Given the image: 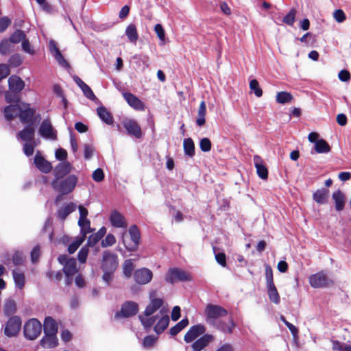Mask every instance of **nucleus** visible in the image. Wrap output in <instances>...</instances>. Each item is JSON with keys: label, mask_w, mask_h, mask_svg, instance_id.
<instances>
[{"label": "nucleus", "mask_w": 351, "mask_h": 351, "mask_svg": "<svg viewBox=\"0 0 351 351\" xmlns=\"http://www.w3.org/2000/svg\"><path fill=\"white\" fill-rule=\"evenodd\" d=\"M204 313L208 324L224 333L232 332L234 324L232 319H230L228 323H224L219 320V318L228 315V311L225 308L219 305L208 304L205 308Z\"/></svg>", "instance_id": "nucleus-1"}, {"label": "nucleus", "mask_w": 351, "mask_h": 351, "mask_svg": "<svg viewBox=\"0 0 351 351\" xmlns=\"http://www.w3.org/2000/svg\"><path fill=\"white\" fill-rule=\"evenodd\" d=\"M77 180L76 176L69 175L65 178L54 179L51 182V186L56 191L62 195H66L74 190Z\"/></svg>", "instance_id": "nucleus-2"}, {"label": "nucleus", "mask_w": 351, "mask_h": 351, "mask_svg": "<svg viewBox=\"0 0 351 351\" xmlns=\"http://www.w3.org/2000/svg\"><path fill=\"white\" fill-rule=\"evenodd\" d=\"M21 122L24 124L34 125V122L40 119V114H36V109L31 108L27 103L19 104L18 115Z\"/></svg>", "instance_id": "nucleus-3"}, {"label": "nucleus", "mask_w": 351, "mask_h": 351, "mask_svg": "<svg viewBox=\"0 0 351 351\" xmlns=\"http://www.w3.org/2000/svg\"><path fill=\"white\" fill-rule=\"evenodd\" d=\"M41 331L42 324L36 318L28 319L24 324V336L28 340H34L38 338Z\"/></svg>", "instance_id": "nucleus-4"}, {"label": "nucleus", "mask_w": 351, "mask_h": 351, "mask_svg": "<svg viewBox=\"0 0 351 351\" xmlns=\"http://www.w3.org/2000/svg\"><path fill=\"white\" fill-rule=\"evenodd\" d=\"M167 282L173 284L176 281L186 282L191 281V276L183 269L179 268H170L165 277Z\"/></svg>", "instance_id": "nucleus-5"}, {"label": "nucleus", "mask_w": 351, "mask_h": 351, "mask_svg": "<svg viewBox=\"0 0 351 351\" xmlns=\"http://www.w3.org/2000/svg\"><path fill=\"white\" fill-rule=\"evenodd\" d=\"M309 283L313 288H323L329 287L333 284V282L327 276L325 272L320 271L309 277Z\"/></svg>", "instance_id": "nucleus-6"}, {"label": "nucleus", "mask_w": 351, "mask_h": 351, "mask_svg": "<svg viewBox=\"0 0 351 351\" xmlns=\"http://www.w3.org/2000/svg\"><path fill=\"white\" fill-rule=\"evenodd\" d=\"M118 266V257L114 253L109 251L103 252L101 269L102 271H114Z\"/></svg>", "instance_id": "nucleus-7"}, {"label": "nucleus", "mask_w": 351, "mask_h": 351, "mask_svg": "<svg viewBox=\"0 0 351 351\" xmlns=\"http://www.w3.org/2000/svg\"><path fill=\"white\" fill-rule=\"evenodd\" d=\"M21 319L19 316H12L7 322L4 334L8 337H13L18 335L21 327Z\"/></svg>", "instance_id": "nucleus-8"}, {"label": "nucleus", "mask_w": 351, "mask_h": 351, "mask_svg": "<svg viewBox=\"0 0 351 351\" xmlns=\"http://www.w3.org/2000/svg\"><path fill=\"white\" fill-rule=\"evenodd\" d=\"M122 125L128 135L134 136L136 138H141L143 136L141 128L136 120L125 119L122 121Z\"/></svg>", "instance_id": "nucleus-9"}, {"label": "nucleus", "mask_w": 351, "mask_h": 351, "mask_svg": "<svg viewBox=\"0 0 351 351\" xmlns=\"http://www.w3.org/2000/svg\"><path fill=\"white\" fill-rule=\"evenodd\" d=\"M152 271L146 267L138 269L134 274L135 282L141 285L148 284L152 280Z\"/></svg>", "instance_id": "nucleus-10"}, {"label": "nucleus", "mask_w": 351, "mask_h": 351, "mask_svg": "<svg viewBox=\"0 0 351 351\" xmlns=\"http://www.w3.org/2000/svg\"><path fill=\"white\" fill-rule=\"evenodd\" d=\"M39 134L47 139L55 140L56 139V132L53 128V126L49 119H44L38 129Z\"/></svg>", "instance_id": "nucleus-11"}, {"label": "nucleus", "mask_w": 351, "mask_h": 351, "mask_svg": "<svg viewBox=\"0 0 351 351\" xmlns=\"http://www.w3.org/2000/svg\"><path fill=\"white\" fill-rule=\"evenodd\" d=\"M158 319L154 330L156 334L160 335L168 327L169 323V317L167 311L165 308L160 310V315Z\"/></svg>", "instance_id": "nucleus-12"}, {"label": "nucleus", "mask_w": 351, "mask_h": 351, "mask_svg": "<svg viewBox=\"0 0 351 351\" xmlns=\"http://www.w3.org/2000/svg\"><path fill=\"white\" fill-rule=\"evenodd\" d=\"M206 331V328L202 324H197L191 326L188 332L185 334L184 337V340L186 343L193 342L198 337L204 334Z\"/></svg>", "instance_id": "nucleus-13"}, {"label": "nucleus", "mask_w": 351, "mask_h": 351, "mask_svg": "<svg viewBox=\"0 0 351 351\" xmlns=\"http://www.w3.org/2000/svg\"><path fill=\"white\" fill-rule=\"evenodd\" d=\"M138 310V304L132 302L128 301L123 304L120 313H116V317H119L120 314L123 317H129L136 315Z\"/></svg>", "instance_id": "nucleus-14"}, {"label": "nucleus", "mask_w": 351, "mask_h": 351, "mask_svg": "<svg viewBox=\"0 0 351 351\" xmlns=\"http://www.w3.org/2000/svg\"><path fill=\"white\" fill-rule=\"evenodd\" d=\"M123 97L130 106L139 111L145 110L144 103L134 95L130 93H123Z\"/></svg>", "instance_id": "nucleus-15"}, {"label": "nucleus", "mask_w": 351, "mask_h": 351, "mask_svg": "<svg viewBox=\"0 0 351 351\" xmlns=\"http://www.w3.org/2000/svg\"><path fill=\"white\" fill-rule=\"evenodd\" d=\"M34 135L35 128L34 125H27L16 134V138L18 140L28 143L34 140Z\"/></svg>", "instance_id": "nucleus-16"}, {"label": "nucleus", "mask_w": 351, "mask_h": 351, "mask_svg": "<svg viewBox=\"0 0 351 351\" xmlns=\"http://www.w3.org/2000/svg\"><path fill=\"white\" fill-rule=\"evenodd\" d=\"M71 169L72 165L68 161H63L60 162L54 169V179L63 178L71 171Z\"/></svg>", "instance_id": "nucleus-17"}, {"label": "nucleus", "mask_w": 351, "mask_h": 351, "mask_svg": "<svg viewBox=\"0 0 351 351\" xmlns=\"http://www.w3.org/2000/svg\"><path fill=\"white\" fill-rule=\"evenodd\" d=\"M214 339V337L212 335L204 334L200 337L196 341H195L191 345L193 351H201Z\"/></svg>", "instance_id": "nucleus-18"}, {"label": "nucleus", "mask_w": 351, "mask_h": 351, "mask_svg": "<svg viewBox=\"0 0 351 351\" xmlns=\"http://www.w3.org/2000/svg\"><path fill=\"white\" fill-rule=\"evenodd\" d=\"M109 220L114 228L125 229L128 226L125 217L117 210H113L111 213Z\"/></svg>", "instance_id": "nucleus-19"}, {"label": "nucleus", "mask_w": 351, "mask_h": 351, "mask_svg": "<svg viewBox=\"0 0 351 351\" xmlns=\"http://www.w3.org/2000/svg\"><path fill=\"white\" fill-rule=\"evenodd\" d=\"M34 164L40 171L45 173H49L52 169L51 164L46 160L39 152H37L35 155Z\"/></svg>", "instance_id": "nucleus-20"}, {"label": "nucleus", "mask_w": 351, "mask_h": 351, "mask_svg": "<svg viewBox=\"0 0 351 351\" xmlns=\"http://www.w3.org/2000/svg\"><path fill=\"white\" fill-rule=\"evenodd\" d=\"M154 293L150 294V303L147 306L145 310L143 313H145V316H151L154 313H156L158 310H159L162 304L163 300L161 298H152V295Z\"/></svg>", "instance_id": "nucleus-21"}, {"label": "nucleus", "mask_w": 351, "mask_h": 351, "mask_svg": "<svg viewBox=\"0 0 351 351\" xmlns=\"http://www.w3.org/2000/svg\"><path fill=\"white\" fill-rule=\"evenodd\" d=\"M129 234L133 244L130 247L125 245V247L129 251H136L141 240V234L138 227L136 225H132L129 229Z\"/></svg>", "instance_id": "nucleus-22"}, {"label": "nucleus", "mask_w": 351, "mask_h": 351, "mask_svg": "<svg viewBox=\"0 0 351 351\" xmlns=\"http://www.w3.org/2000/svg\"><path fill=\"white\" fill-rule=\"evenodd\" d=\"M9 90L19 93L25 87V82L17 75H12L8 79Z\"/></svg>", "instance_id": "nucleus-23"}, {"label": "nucleus", "mask_w": 351, "mask_h": 351, "mask_svg": "<svg viewBox=\"0 0 351 351\" xmlns=\"http://www.w3.org/2000/svg\"><path fill=\"white\" fill-rule=\"evenodd\" d=\"M50 52L52 53L56 61L63 67H69V63L65 60L63 56L57 47L54 40H50L49 43Z\"/></svg>", "instance_id": "nucleus-24"}, {"label": "nucleus", "mask_w": 351, "mask_h": 351, "mask_svg": "<svg viewBox=\"0 0 351 351\" xmlns=\"http://www.w3.org/2000/svg\"><path fill=\"white\" fill-rule=\"evenodd\" d=\"M44 334L57 335L58 326L56 321L51 316L45 318L43 322Z\"/></svg>", "instance_id": "nucleus-25"}, {"label": "nucleus", "mask_w": 351, "mask_h": 351, "mask_svg": "<svg viewBox=\"0 0 351 351\" xmlns=\"http://www.w3.org/2000/svg\"><path fill=\"white\" fill-rule=\"evenodd\" d=\"M253 160L258 176L261 179L266 180L268 177V170L264 165L262 158L259 156L255 155L253 158Z\"/></svg>", "instance_id": "nucleus-26"}, {"label": "nucleus", "mask_w": 351, "mask_h": 351, "mask_svg": "<svg viewBox=\"0 0 351 351\" xmlns=\"http://www.w3.org/2000/svg\"><path fill=\"white\" fill-rule=\"evenodd\" d=\"M58 344L57 335L44 334L40 341V345L43 348H53Z\"/></svg>", "instance_id": "nucleus-27"}, {"label": "nucleus", "mask_w": 351, "mask_h": 351, "mask_svg": "<svg viewBox=\"0 0 351 351\" xmlns=\"http://www.w3.org/2000/svg\"><path fill=\"white\" fill-rule=\"evenodd\" d=\"M97 113L100 119L107 125H112L114 119L111 113L104 106H99L97 108Z\"/></svg>", "instance_id": "nucleus-28"}, {"label": "nucleus", "mask_w": 351, "mask_h": 351, "mask_svg": "<svg viewBox=\"0 0 351 351\" xmlns=\"http://www.w3.org/2000/svg\"><path fill=\"white\" fill-rule=\"evenodd\" d=\"M332 198L335 202V209L341 211L345 206V195L342 191L337 190L332 193Z\"/></svg>", "instance_id": "nucleus-29"}, {"label": "nucleus", "mask_w": 351, "mask_h": 351, "mask_svg": "<svg viewBox=\"0 0 351 351\" xmlns=\"http://www.w3.org/2000/svg\"><path fill=\"white\" fill-rule=\"evenodd\" d=\"M106 228L103 226L96 233L89 236L87 241V245L93 247L106 234Z\"/></svg>", "instance_id": "nucleus-30"}, {"label": "nucleus", "mask_w": 351, "mask_h": 351, "mask_svg": "<svg viewBox=\"0 0 351 351\" xmlns=\"http://www.w3.org/2000/svg\"><path fill=\"white\" fill-rule=\"evenodd\" d=\"M329 191L326 189L317 190L313 195V199L319 204H324L327 202Z\"/></svg>", "instance_id": "nucleus-31"}, {"label": "nucleus", "mask_w": 351, "mask_h": 351, "mask_svg": "<svg viewBox=\"0 0 351 351\" xmlns=\"http://www.w3.org/2000/svg\"><path fill=\"white\" fill-rule=\"evenodd\" d=\"M76 204L73 202H70L67 204L64 207L60 208L58 211V217L62 220L66 219V217L75 210Z\"/></svg>", "instance_id": "nucleus-32"}, {"label": "nucleus", "mask_w": 351, "mask_h": 351, "mask_svg": "<svg viewBox=\"0 0 351 351\" xmlns=\"http://www.w3.org/2000/svg\"><path fill=\"white\" fill-rule=\"evenodd\" d=\"M159 315L160 312L157 315L152 316H145V313H143V315H140L138 316V318L144 328L148 329L150 328L154 324V323L159 317Z\"/></svg>", "instance_id": "nucleus-33"}, {"label": "nucleus", "mask_w": 351, "mask_h": 351, "mask_svg": "<svg viewBox=\"0 0 351 351\" xmlns=\"http://www.w3.org/2000/svg\"><path fill=\"white\" fill-rule=\"evenodd\" d=\"M4 116L7 121H10L17 117L19 112V104L9 105L4 108Z\"/></svg>", "instance_id": "nucleus-34"}, {"label": "nucleus", "mask_w": 351, "mask_h": 351, "mask_svg": "<svg viewBox=\"0 0 351 351\" xmlns=\"http://www.w3.org/2000/svg\"><path fill=\"white\" fill-rule=\"evenodd\" d=\"M63 271L65 276H74L77 271L76 260L73 258H70L66 265L64 266Z\"/></svg>", "instance_id": "nucleus-35"}, {"label": "nucleus", "mask_w": 351, "mask_h": 351, "mask_svg": "<svg viewBox=\"0 0 351 351\" xmlns=\"http://www.w3.org/2000/svg\"><path fill=\"white\" fill-rule=\"evenodd\" d=\"M125 33L130 43L134 44L136 43L138 38V34L137 32L136 27L134 24H130L126 27Z\"/></svg>", "instance_id": "nucleus-36"}, {"label": "nucleus", "mask_w": 351, "mask_h": 351, "mask_svg": "<svg viewBox=\"0 0 351 351\" xmlns=\"http://www.w3.org/2000/svg\"><path fill=\"white\" fill-rule=\"evenodd\" d=\"M267 289L269 300L274 304H279L280 298L275 285H267Z\"/></svg>", "instance_id": "nucleus-37"}, {"label": "nucleus", "mask_w": 351, "mask_h": 351, "mask_svg": "<svg viewBox=\"0 0 351 351\" xmlns=\"http://www.w3.org/2000/svg\"><path fill=\"white\" fill-rule=\"evenodd\" d=\"M206 112V106L204 101H202L198 109V118L196 123L198 126H202L206 122L205 116Z\"/></svg>", "instance_id": "nucleus-38"}, {"label": "nucleus", "mask_w": 351, "mask_h": 351, "mask_svg": "<svg viewBox=\"0 0 351 351\" xmlns=\"http://www.w3.org/2000/svg\"><path fill=\"white\" fill-rule=\"evenodd\" d=\"M184 154L193 157L195 155V145L191 138H185L183 143Z\"/></svg>", "instance_id": "nucleus-39"}, {"label": "nucleus", "mask_w": 351, "mask_h": 351, "mask_svg": "<svg viewBox=\"0 0 351 351\" xmlns=\"http://www.w3.org/2000/svg\"><path fill=\"white\" fill-rule=\"evenodd\" d=\"M315 149L319 154L328 153L330 151V147L325 140L319 139L315 142Z\"/></svg>", "instance_id": "nucleus-40"}, {"label": "nucleus", "mask_w": 351, "mask_h": 351, "mask_svg": "<svg viewBox=\"0 0 351 351\" xmlns=\"http://www.w3.org/2000/svg\"><path fill=\"white\" fill-rule=\"evenodd\" d=\"M78 226L80 227L81 236L86 237V234L93 232L94 229L90 227V221L89 219L82 220V223L78 220Z\"/></svg>", "instance_id": "nucleus-41"}, {"label": "nucleus", "mask_w": 351, "mask_h": 351, "mask_svg": "<svg viewBox=\"0 0 351 351\" xmlns=\"http://www.w3.org/2000/svg\"><path fill=\"white\" fill-rule=\"evenodd\" d=\"M16 311V305L14 300L9 299L5 302L3 311L5 315L10 316L15 313Z\"/></svg>", "instance_id": "nucleus-42"}, {"label": "nucleus", "mask_w": 351, "mask_h": 351, "mask_svg": "<svg viewBox=\"0 0 351 351\" xmlns=\"http://www.w3.org/2000/svg\"><path fill=\"white\" fill-rule=\"evenodd\" d=\"M189 320L187 318L182 319L180 322L176 324L173 327L169 330V333L172 336H175L178 334L182 329L186 327L189 324Z\"/></svg>", "instance_id": "nucleus-43"}, {"label": "nucleus", "mask_w": 351, "mask_h": 351, "mask_svg": "<svg viewBox=\"0 0 351 351\" xmlns=\"http://www.w3.org/2000/svg\"><path fill=\"white\" fill-rule=\"evenodd\" d=\"M85 239V237L81 235L75 237L74 241L68 247L69 253L73 254L84 241Z\"/></svg>", "instance_id": "nucleus-44"}, {"label": "nucleus", "mask_w": 351, "mask_h": 351, "mask_svg": "<svg viewBox=\"0 0 351 351\" xmlns=\"http://www.w3.org/2000/svg\"><path fill=\"white\" fill-rule=\"evenodd\" d=\"M12 275L16 287L21 289L25 285L24 274L19 271H13Z\"/></svg>", "instance_id": "nucleus-45"}, {"label": "nucleus", "mask_w": 351, "mask_h": 351, "mask_svg": "<svg viewBox=\"0 0 351 351\" xmlns=\"http://www.w3.org/2000/svg\"><path fill=\"white\" fill-rule=\"evenodd\" d=\"M293 99L291 93L288 92H279L276 95V101L281 104L289 103Z\"/></svg>", "instance_id": "nucleus-46"}, {"label": "nucleus", "mask_w": 351, "mask_h": 351, "mask_svg": "<svg viewBox=\"0 0 351 351\" xmlns=\"http://www.w3.org/2000/svg\"><path fill=\"white\" fill-rule=\"evenodd\" d=\"M26 35L22 30L18 29L15 31L10 37L9 40L12 43L16 44L25 38Z\"/></svg>", "instance_id": "nucleus-47"}, {"label": "nucleus", "mask_w": 351, "mask_h": 351, "mask_svg": "<svg viewBox=\"0 0 351 351\" xmlns=\"http://www.w3.org/2000/svg\"><path fill=\"white\" fill-rule=\"evenodd\" d=\"M296 15V10L295 8H292L289 10L288 14L283 18L282 21L290 26H292L295 20Z\"/></svg>", "instance_id": "nucleus-48"}, {"label": "nucleus", "mask_w": 351, "mask_h": 351, "mask_svg": "<svg viewBox=\"0 0 351 351\" xmlns=\"http://www.w3.org/2000/svg\"><path fill=\"white\" fill-rule=\"evenodd\" d=\"M133 270L134 265L132 263V260L128 259L125 261L123 265V271L125 276L126 278H130L132 276Z\"/></svg>", "instance_id": "nucleus-49"}, {"label": "nucleus", "mask_w": 351, "mask_h": 351, "mask_svg": "<svg viewBox=\"0 0 351 351\" xmlns=\"http://www.w3.org/2000/svg\"><path fill=\"white\" fill-rule=\"evenodd\" d=\"M12 47V43L8 39H3L0 42V53L6 55L10 53Z\"/></svg>", "instance_id": "nucleus-50"}, {"label": "nucleus", "mask_w": 351, "mask_h": 351, "mask_svg": "<svg viewBox=\"0 0 351 351\" xmlns=\"http://www.w3.org/2000/svg\"><path fill=\"white\" fill-rule=\"evenodd\" d=\"M250 88L257 97H261L263 95V90L256 80L254 79L250 82Z\"/></svg>", "instance_id": "nucleus-51"}, {"label": "nucleus", "mask_w": 351, "mask_h": 351, "mask_svg": "<svg viewBox=\"0 0 351 351\" xmlns=\"http://www.w3.org/2000/svg\"><path fill=\"white\" fill-rule=\"evenodd\" d=\"M332 349L337 351H351V346L339 341H332Z\"/></svg>", "instance_id": "nucleus-52"}, {"label": "nucleus", "mask_w": 351, "mask_h": 351, "mask_svg": "<svg viewBox=\"0 0 351 351\" xmlns=\"http://www.w3.org/2000/svg\"><path fill=\"white\" fill-rule=\"evenodd\" d=\"M88 245L82 247L77 254V259L80 263H85L88 254Z\"/></svg>", "instance_id": "nucleus-53"}, {"label": "nucleus", "mask_w": 351, "mask_h": 351, "mask_svg": "<svg viewBox=\"0 0 351 351\" xmlns=\"http://www.w3.org/2000/svg\"><path fill=\"white\" fill-rule=\"evenodd\" d=\"M116 243L115 237L112 234H108L104 239L101 241V245L103 247L112 246Z\"/></svg>", "instance_id": "nucleus-54"}, {"label": "nucleus", "mask_w": 351, "mask_h": 351, "mask_svg": "<svg viewBox=\"0 0 351 351\" xmlns=\"http://www.w3.org/2000/svg\"><path fill=\"white\" fill-rule=\"evenodd\" d=\"M8 62L10 66L17 67L22 64L23 60L19 54H14L10 58Z\"/></svg>", "instance_id": "nucleus-55"}, {"label": "nucleus", "mask_w": 351, "mask_h": 351, "mask_svg": "<svg viewBox=\"0 0 351 351\" xmlns=\"http://www.w3.org/2000/svg\"><path fill=\"white\" fill-rule=\"evenodd\" d=\"M200 149L204 152H208L211 149V142L208 138H203L199 142Z\"/></svg>", "instance_id": "nucleus-56"}, {"label": "nucleus", "mask_w": 351, "mask_h": 351, "mask_svg": "<svg viewBox=\"0 0 351 351\" xmlns=\"http://www.w3.org/2000/svg\"><path fill=\"white\" fill-rule=\"evenodd\" d=\"M265 278L267 286H271V285H274L273 280L272 269L268 265L265 266Z\"/></svg>", "instance_id": "nucleus-57"}, {"label": "nucleus", "mask_w": 351, "mask_h": 351, "mask_svg": "<svg viewBox=\"0 0 351 351\" xmlns=\"http://www.w3.org/2000/svg\"><path fill=\"white\" fill-rule=\"evenodd\" d=\"M333 17L339 23H343L346 19L344 12L341 9L336 10L333 12Z\"/></svg>", "instance_id": "nucleus-58"}, {"label": "nucleus", "mask_w": 351, "mask_h": 351, "mask_svg": "<svg viewBox=\"0 0 351 351\" xmlns=\"http://www.w3.org/2000/svg\"><path fill=\"white\" fill-rule=\"evenodd\" d=\"M81 90H82L84 95L89 99L94 101L96 99V97L93 93L91 88L86 84L84 86L82 87Z\"/></svg>", "instance_id": "nucleus-59"}, {"label": "nucleus", "mask_w": 351, "mask_h": 351, "mask_svg": "<svg viewBox=\"0 0 351 351\" xmlns=\"http://www.w3.org/2000/svg\"><path fill=\"white\" fill-rule=\"evenodd\" d=\"M10 24L11 20L8 17H1L0 19V32L2 33L5 32Z\"/></svg>", "instance_id": "nucleus-60"}, {"label": "nucleus", "mask_w": 351, "mask_h": 351, "mask_svg": "<svg viewBox=\"0 0 351 351\" xmlns=\"http://www.w3.org/2000/svg\"><path fill=\"white\" fill-rule=\"evenodd\" d=\"M93 179L97 182H101L104 178V173L101 169L95 170L92 175Z\"/></svg>", "instance_id": "nucleus-61"}, {"label": "nucleus", "mask_w": 351, "mask_h": 351, "mask_svg": "<svg viewBox=\"0 0 351 351\" xmlns=\"http://www.w3.org/2000/svg\"><path fill=\"white\" fill-rule=\"evenodd\" d=\"M94 152V147L89 144L84 145V158L86 160H89L92 158Z\"/></svg>", "instance_id": "nucleus-62"}, {"label": "nucleus", "mask_w": 351, "mask_h": 351, "mask_svg": "<svg viewBox=\"0 0 351 351\" xmlns=\"http://www.w3.org/2000/svg\"><path fill=\"white\" fill-rule=\"evenodd\" d=\"M154 31L158 38L164 42L165 38V33L162 26L160 24H156L154 27Z\"/></svg>", "instance_id": "nucleus-63"}, {"label": "nucleus", "mask_w": 351, "mask_h": 351, "mask_svg": "<svg viewBox=\"0 0 351 351\" xmlns=\"http://www.w3.org/2000/svg\"><path fill=\"white\" fill-rule=\"evenodd\" d=\"M34 146L31 142L25 143L23 145V152L27 156H30L34 154Z\"/></svg>", "instance_id": "nucleus-64"}]
</instances>
